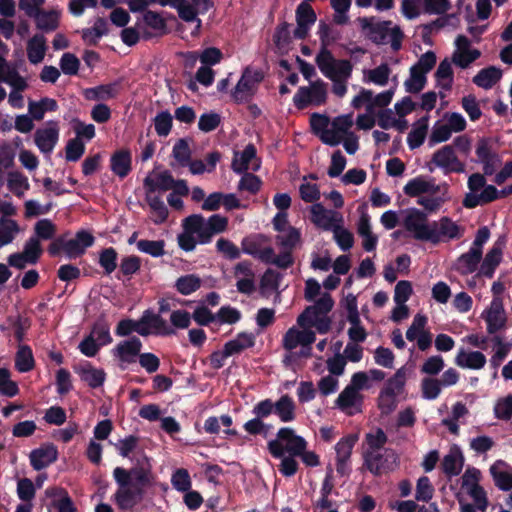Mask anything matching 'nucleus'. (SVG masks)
<instances>
[{
  "mask_svg": "<svg viewBox=\"0 0 512 512\" xmlns=\"http://www.w3.org/2000/svg\"><path fill=\"white\" fill-rule=\"evenodd\" d=\"M122 78H119L108 84H101L93 88H89L85 91V97L88 100H110L117 98L123 90Z\"/></svg>",
  "mask_w": 512,
  "mask_h": 512,
  "instance_id": "obj_23",
  "label": "nucleus"
},
{
  "mask_svg": "<svg viewBox=\"0 0 512 512\" xmlns=\"http://www.w3.org/2000/svg\"><path fill=\"white\" fill-rule=\"evenodd\" d=\"M391 69L388 64H381L373 69L362 70V81L366 84H374L380 87L389 82Z\"/></svg>",
  "mask_w": 512,
  "mask_h": 512,
  "instance_id": "obj_34",
  "label": "nucleus"
},
{
  "mask_svg": "<svg viewBox=\"0 0 512 512\" xmlns=\"http://www.w3.org/2000/svg\"><path fill=\"white\" fill-rule=\"evenodd\" d=\"M409 197H417V203L429 212H436L450 200L447 184H436L434 179L419 175L410 179L403 187Z\"/></svg>",
  "mask_w": 512,
  "mask_h": 512,
  "instance_id": "obj_2",
  "label": "nucleus"
},
{
  "mask_svg": "<svg viewBox=\"0 0 512 512\" xmlns=\"http://www.w3.org/2000/svg\"><path fill=\"white\" fill-rule=\"evenodd\" d=\"M267 239L261 234L247 236L241 241L242 252L256 258Z\"/></svg>",
  "mask_w": 512,
  "mask_h": 512,
  "instance_id": "obj_59",
  "label": "nucleus"
},
{
  "mask_svg": "<svg viewBox=\"0 0 512 512\" xmlns=\"http://www.w3.org/2000/svg\"><path fill=\"white\" fill-rule=\"evenodd\" d=\"M59 138V129L56 123L52 126L37 129L34 134L35 144L43 153H51Z\"/></svg>",
  "mask_w": 512,
  "mask_h": 512,
  "instance_id": "obj_29",
  "label": "nucleus"
},
{
  "mask_svg": "<svg viewBox=\"0 0 512 512\" xmlns=\"http://www.w3.org/2000/svg\"><path fill=\"white\" fill-rule=\"evenodd\" d=\"M257 150L254 144L246 145L244 150L239 153L235 152L231 167L237 174H242L249 169V163L256 158Z\"/></svg>",
  "mask_w": 512,
  "mask_h": 512,
  "instance_id": "obj_38",
  "label": "nucleus"
},
{
  "mask_svg": "<svg viewBox=\"0 0 512 512\" xmlns=\"http://www.w3.org/2000/svg\"><path fill=\"white\" fill-rule=\"evenodd\" d=\"M315 63L320 72L333 82L332 92L343 97L347 92L346 80L352 71V64L346 59H336L332 53L316 55Z\"/></svg>",
  "mask_w": 512,
  "mask_h": 512,
  "instance_id": "obj_6",
  "label": "nucleus"
},
{
  "mask_svg": "<svg viewBox=\"0 0 512 512\" xmlns=\"http://www.w3.org/2000/svg\"><path fill=\"white\" fill-rule=\"evenodd\" d=\"M318 35L320 38L321 48L317 55H320L322 52L332 53L328 47L339 39V33L329 24L321 20L318 26Z\"/></svg>",
  "mask_w": 512,
  "mask_h": 512,
  "instance_id": "obj_50",
  "label": "nucleus"
},
{
  "mask_svg": "<svg viewBox=\"0 0 512 512\" xmlns=\"http://www.w3.org/2000/svg\"><path fill=\"white\" fill-rule=\"evenodd\" d=\"M21 253L28 259L30 265L37 264L43 253L39 239L34 236L30 237L25 242Z\"/></svg>",
  "mask_w": 512,
  "mask_h": 512,
  "instance_id": "obj_62",
  "label": "nucleus"
},
{
  "mask_svg": "<svg viewBox=\"0 0 512 512\" xmlns=\"http://www.w3.org/2000/svg\"><path fill=\"white\" fill-rule=\"evenodd\" d=\"M502 249L499 245H495L486 255L481 264L480 272L488 277H492L495 268L501 261Z\"/></svg>",
  "mask_w": 512,
  "mask_h": 512,
  "instance_id": "obj_57",
  "label": "nucleus"
},
{
  "mask_svg": "<svg viewBox=\"0 0 512 512\" xmlns=\"http://www.w3.org/2000/svg\"><path fill=\"white\" fill-rule=\"evenodd\" d=\"M464 464V457L458 448H452L444 457L442 466L444 472L449 476L458 475Z\"/></svg>",
  "mask_w": 512,
  "mask_h": 512,
  "instance_id": "obj_45",
  "label": "nucleus"
},
{
  "mask_svg": "<svg viewBox=\"0 0 512 512\" xmlns=\"http://www.w3.org/2000/svg\"><path fill=\"white\" fill-rule=\"evenodd\" d=\"M132 332L146 337L151 334L156 336H171L175 334L167 321L156 315L151 309L143 312L139 320L123 319L116 326L115 334L119 337L129 336Z\"/></svg>",
  "mask_w": 512,
  "mask_h": 512,
  "instance_id": "obj_3",
  "label": "nucleus"
},
{
  "mask_svg": "<svg viewBox=\"0 0 512 512\" xmlns=\"http://www.w3.org/2000/svg\"><path fill=\"white\" fill-rule=\"evenodd\" d=\"M491 341L493 343V355L490 358V364L494 369H497L509 354L512 343L505 341L500 335H494Z\"/></svg>",
  "mask_w": 512,
  "mask_h": 512,
  "instance_id": "obj_43",
  "label": "nucleus"
},
{
  "mask_svg": "<svg viewBox=\"0 0 512 512\" xmlns=\"http://www.w3.org/2000/svg\"><path fill=\"white\" fill-rule=\"evenodd\" d=\"M146 201L155 215L154 223L161 224L165 222L169 212L161 197L156 195L155 192L146 190Z\"/></svg>",
  "mask_w": 512,
  "mask_h": 512,
  "instance_id": "obj_48",
  "label": "nucleus"
},
{
  "mask_svg": "<svg viewBox=\"0 0 512 512\" xmlns=\"http://www.w3.org/2000/svg\"><path fill=\"white\" fill-rule=\"evenodd\" d=\"M178 7L181 6L184 9H188L190 14L187 18H181L185 22H198V27L201 25V20L197 18L198 14L207 13L210 8L213 7L212 0H178Z\"/></svg>",
  "mask_w": 512,
  "mask_h": 512,
  "instance_id": "obj_32",
  "label": "nucleus"
},
{
  "mask_svg": "<svg viewBox=\"0 0 512 512\" xmlns=\"http://www.w3.org/2000/svg\"><path fill=\"white\" fill-rule=\"evenodd\" d=\"M360 218L357 226V232L362 239V247L365 251H373L378 243V237L372 232L370 218L366 213V205L358 208Z\"/></svg>",
  "mask_w": 512,
  "mask_h": 512,
  "instance_id": "obj_21",
  "label": "nucleus"
},
{
  "mask_svg": "<svg viewBox=\"0 0 512 512\" xmlns=\"http://www.w3.org/2000/svg\"><path fill=\"white\" fill-rule=\"evenodd\" d=\"M94 236L86 231L80 230L75 238L67 240L65 238V254L69 259L77 258L85 253L86 248L94 244Z\"/></svg>",
  "mask_w": 512,
  "mask_h": 512,
  "instance_id": "obj_20",
  "label": "nucleus"
},
{
  "mask_svg": "<svg viewBox=\"0 0 512 512\" xmlns=\"http://www.w3.org/2000/svg\"><path fill=\"white\" fill-rule=\"evenodd\" d=\"M482 257V251H476L472 248L460 256L456 262V269L461 274H469L476 270L480 259Z\"/></svg>",
  "mask_w": 512,
  "mask_h": 512,
  "instance_id": "obj_46",
  "label": "nucleus"
},
{
  "mask_svg": "<svg viewBox=\"0 0 512 512\" xmlns=\"http://www.w3.org/2000/svg\"><path fill=\"white\" fill-rule=\"evenodd\" d=\"M7 186L16 196L21 197L29 189L28 178L21 172L14 171L8 174Z\"/></svg>",
  "mask_w": 512,
  "mask_h": 512,
  "instance_id": "obj_60",
  "label": "nucleus"
},
{
  "mask_svg": "<svg viewBox=\"0 0 512 512\" xmlns=\"http://www.w3.org/2000/svg\"><path fill=\"white\" fill-rule=\"evenodd\" d=\"M481 318L485 321L486 329L489 334H496L504 330L506 328L507 315L502 299L500 297H494L481 313Z\"/></svg>",
  "mask_w": 512,
  "mask_h": 512,
  "instance_id": "obj_15",
  "label": "nucleus"
},
{
  "mask_svg": "<svg viewBox=\"0 0 512 512\" xmlns=\"http://www.w3.org/2000/svg\"><path fill=\"white\" fill-rule=\"evenodd\" d=\"M113 477L118 485L114 494L115 503L121 510L132 509L142 500L145 488L152 485V466L148 457L142 455L129 470L116 467Z\"/></svg>",
  "mask_w": 512,
  "mask_h": 512,
  "instance_id": "obj_1",
  "label": "nucleus"
},
{
  "mask_svg": "<svg viewBox=\"0 0 512 512\" xmlns=\"http://www.w3.org/2000/svg\"><path fill=\"white\" fill-rule=\"evenodd\" d=\"M145 190L156 192L157 190L168 191L173 188L174 178L170 171L165 170L159 173L155 178L147 176L143 182Z\"/></svg>",
  "mask_w": 512,
  "mask_h": 512,
  "instance_id": "obj_41",
  "label": "nucleus"
},
{
  "mask_svg": "<svg viewBox=\"0 0 512 512\" xmlns=\"http://www.w3.org/2000/svg\"><path fill=\"white\" fill-rule=\"evenodd\" d=\"M401 225L416 240L426 241L430 222L427 215L417 208L401 210Z\"/></svg>",
  "mask_w": 512,
  "mask_h": 512,
  "instance_id": "obj_12",
  "label": "nucleus"
},
{
  "mask_svg": "<svg viewBox=\"0 0 512 512\" xmlns=\"http://www.w3.org/2000/svg\"><path fill=\"white\" fill-rule=\"evenodd\" d=\"M384 378V373L380 370H370L368 373L359 372L354 374V391L368 389L374 381H380Z\"/></svg>",
  "mask_w": 512,
  "mask_h": 512,
  "instance_id": "obj_55",
  "label": "nucleus"
},
{
  "mask_svg": "<svg viewBox=\"0 0 512 512\" xmlns=\"http://www.w3.org/2000/svg\"><path fill=\"white\" fill-rule=\"evenodd\" d=\"M352 113L334 117L330 121V132H334L343 140L345 151L352 155Z\"/></svg>",
  "mask_w": 512,
  "mask_h": 512,
  "instance_id": "obj_18",
  "label": "nucleus"
},
{
  "mask_svg": "<svg viewBox=\"0 0 512 512\" xmlns=\"http://www.w3.org/2000/svg\"><path fill=\"white\" fill-rule=\"evenodd\" d=\"M427 129V118H422L415 124V126L413 127V129L411 130L407 137V143L411 149L418 148L423 144L427 134Z\"/></svg>",
  "mask_w": 512,
  "mask_h": 512,
  "instance_id": "obj_54",
  "label": "nucleus"
},
{
  "mask_svg": "<svg viewBox=\"0 0 512 512\" xmlns=\"http://www.w3.org/2000/svg\"><path fill=\"white\" fill-rule=\"evenodd\" d=\"M110 169L121 179L127 177L132 170V155L130 150H116L110 158Z\"/></svg>",
  "mask_w": 512,
  "mask_h": 512,
  "instance_id": "obj_30",
  "label": "nucleus"
},
{
  "mask_svg": "<svg viewBox=\"0 0 512 512\" xmlns=\"http://www.w3.org/2000/svg\"><path fill=\"white\" fill-rule=\"evenodd\" d=\"M469 410L462 402H456L451 409V416L442 421L443 425L453 434L459 433V425L465 422Z\"/></svg>",
  "mask_w": 512,
  "mask_h": 512,
  "instance_id": "obj_39",
  "label": "nucleus"
},
{
  "mask_svg": "<svg viewBox=\"0 0 512 512\" xmlns=\"http://www.w3.org/2000/svg\"><path fill=\"white\" fill-rule=\"evenodd\" d=\"M315 340L316 336L312 330L304 328V330L300 331L295 327H291L283 336L282 346L285 350L291 352L298 345L312 344Z\"/></svg>",
  "mask_w": 512,
  "mask_h": 512,
  "instance_id": "obj_22",
  "label": "nucleus"
},
{
  "mask_svg": "<svg viewBox=\"0 0 512 512\" xmlns=\"http://www.w3.org/2000/svg\"><path fill=\"white\" fill-rule=\"evenodd\" d=\"M74 371L80 376L81 380L92 389L101 387L106 379L105 371L103 369L93 367L88 361H85L78 366H74Z\"/></svg>",
  "mask_w": 512,
  "mask_h": 512,
  "instance_id": "obj_24",
  "label": "nucleus"
},
{
  "mask_svg": "<svg viewBox=\"0 0 512 512\" xmlns=\"http://www.w3.org/2000/svg\"><path fill=\"white\" fill-rule=\"evenodd\" d=\"M46 39L43 34H35L27 42V56L32 64L40 63L46 53Z\"/></svg>",
  "mask_w": 512,
  "mask_h": 512,
  "instance_id": "obj_42",
  "label": "nucleus"
},
{
  "mask_svg": "<svg viewBox=\"0 0 512 512\" xmlns=\"http://www.w3.org/2000/svg\"><path fill=\"white\" fill-rule=\"evenodd\" d=\"M137 249L140 252L146 253L152 257H161L165 254V241L164 240H146L141 239L137 243Z\"/></svg>",
  "mask_w": 512,
  "mask_h": 512,
  "instance_id": "obj_61",
  "label": "nucleus"
},
{
  "mask_svg": "<svg viewBox=\"0 0 512 512\" xmlns=\"http://www.w3.org/2000/svg\"><path fill=\"white\" fill-rule=\"evenodd\" d=\"M264 79L263 72L261 70H252L250 67H246L242 75L231 91V98L236 104H244L250 102L255 94L257 85Z\"/></svg>",
  "mask_w": 512,
  "mask_h": 512,
  "instance_id": "obj_11",
  "label": "nucleus"
},
{
  "mask_svg": "<svg viewBox=\"0 0 512 512\" xmlns=\"http://www.w3.org/2000/svg\"><path fill=\"white\" fill-rule=\"evenodd\" d=\"M118 253L115 248H103L99 252L98 263L105 275L112 274L117 268Z\"/></svg>",
  "mask_w": 512,
  "mask_h": 512,
  "instance_id": "obj_53",
  "label": "nucleus"
},
{
  "mask_svg": "<svg viewBox=\"0 0 512 512\" xmlns=\"http://www.w3.org/2000/svg\"><path fill=\"white\" fill-rule=\"evenodd\" d=\"M327 86L322 79H317L311 82L309 87H300L293 97L295 107L304 110L309 106L324 105L327 101Z\"/></svg>",
  "mask_w": 512,
  "mask_h": 512,
  "instance_id": "obj_10",
  "label": "nucleus"
},
{
  "mask_svg": "<svg viewBox=\"0 0 512 512\" xmlns=\"http://www.w3.org/2000/svg\"><path fill=\"white\" fill-rule=\"evenodd\" d=\"M336 472L341 477L350 474V457L352 455V434L343 437L335 446Z\"/></svg>",
  "mask_w": 512,
  "mask_h": 512,
  "instance_id": "obj_19",
  "label": "nucleus"
},
{
  "mask_svg": "<svg viewBox=\"0 0 512 512\" xmlns=\"http://www.w3.org/2000/svg\"><path fill=\"white\" fill-rule=\"evenodd\" d=\"M431 164L444 174L465 172V164L458 158L452 145H445L436 150L432 155Z\"/></svg>",
  "mask_w": 512,
  "mask_h": 512,
  "instance_id": "obj_14",
  "label": "nucleus"
},
{
  "mask_svg": "<svg viewBox=\"0 0 512 512\" xmlns=\"http://www.w3.org/2000/svg\"><path fill=\"white\" fill-rule=\"evenodd\" d=\"M19 232L18 223L6 217L0 218V248L13 242Z\"/></svg>",
  "mask_w": 512,
  "mask_h": 512,
  "instance_id": "obj_52",
  "label": "nucleus"
},
{
  "mask_svg": "<svg viewBox=\"0 0 512 512\" xmlns=\"http://www.w3.org/2000/svg\"><path fill=\"white\" fill-rule=\"evenodd\" d=\"M378 125L383 129L395 128L403 131L407 128L408 123L405 119L398 118L394 110L385 109L378 113Z\"/></svg>",
  "mask_w": 512,
  "mask_h": 512,
  "instance_id": "obj_47",
  "label": "nucleus"
},
{
  "mask_svg": "<svg viewBox=\"0 0 512 512\" xmlns=\"http://www.w3.org/2000/svg\"><path fill=\"white\" fill-rule=\"evenodd\" d=\"M426 81V74L412 66L410 68L409 77L404 82V86L407 92L418 93L425 87Z\"/></svg>",
  "mask_w": 512,
  "mask_h": 512,
  "instance_id": "obj_58",
  "label": "nucleus"
},
{
  "mask_svg": "<svg viewBox=\"0 0 512 512\" xmlns=\"http://www.w3.org/2000/svg\"><path fill=\"white\" fill-rule=\"evenodd\" d=\"M452 63L448 58L442 60L435 72L436 87L439 89L441 97H445L450 92L454 83V71Z\"/></svg>",
  "mask_w": 512,
  "mask_h": 512,
  "instance_id": "obj_25",
  "label": "nucleus"
},
{
  "mask_svg": "<svg viewBox=\"0 0 512 512\" xmlns=\"http://www.w3.org/2000/svg\"><path fill=\"white\" fill-rule=\"evenodd\" d=\"M107 21L103 17H98L92 28L84 29L82 32L83 40L90 46H96L99 38L108 34Z\"/></svg>",
  "mask_w": 512,
  "mask_h": 512,
  "instance_id": "obj_44",
  "label": "nucleus"
},
{
  "mask_svg": "<svg viewBox=\"0 0 512 512\" xmlns=\"http://www.w3.org/2000/svg\"><path fill=\"white\" fill-rule=\"evenodd\" d=\"M466 125V120L462 114L457 112L446 113L434 123L429 140L433 144L445 142L451 138L453 133L464 131Z\"/></svg>",
  "mask_w": 512,
  "mask_h": 512,
  "instance_id": "obj_9",
  "label": "nucleus"
},
{
  "mask_svg": "<svg viewBox=\"0 0 512 512\" xmlns=\"http://www.w3.org/2000/svg\"><path fill=\"white\" fill-rule=\"evenodd\" d=\"M395 95V88L374 94L371 90L361 88L354 97V109H365L359 114L356 124L359 129L369 130L376 122V110L388 106Z\"/></svg>",
  "mask_w": 512,
  "mask_h": 512,
  "instance_id": "obj_4",
  "label": "nucleus"
},
{
  "mask_svg": "<svg viewBox=\"0 0 512 512\" xmlns=\"http://www.w3.org/2000/svg\"><path fill=\"white\" fill-rule=\"evenodd\" d=\"M142 348L141 340L132 336L128 340L121 341L114 348V355L122 362L125 363H133L135 361V357L139 356Z\"/></svg>",
  "mask_w": 512,
  "mask_h": 512,
  "instance_id": "obj_28",
  "label": "nucleus"
},
{
  "mask_svg": "<svg viewBox=\"0 0 512 512\" xmlns=\"http://www.w3.org/2000/svg\"><path fill=\"white\" fill-rule=\"evenodd\" d=\"M480 56L481 52L471 46L470 40L463 35H459L455 40V49L449 60L457 67L467 69Z\"/></svg>",
  "mask_w": 512,
  "mask_h": 512,
  "instance_id": "obj_16",
  "label": "nucleus"
},
{
  "mask_svg": "<svg viewBox=\"0 0 512 512\" xmlns=\"http://www.w3.org/2000/svg\"><path fill=\"white\" fill-rule=\"evenodd\" d=\"M173 117L169 111H161L154 118V127L158 136L166 137L170 134Z\"/></svg>",
  "mask_w": 512,
  "mask_h": 512,
  "instance_id": "obj_63",
  "label": "nucleus"
},
{
  "mask_svg": "<svg viewBox=\"0 0 512 512\" xmlns=\"http://www.w3.org/2000/svg\"><path fill=\"white\" fill-rule=\"evenodd\" d=\"M142 19L147 27L155 31V33L147 30L143 31L142 38L144 40H150L154 36H163L168 33L166 20L161 16L160 13L147 10L143 14Z\"/></svg>",
  "mask_w": 512,
  "mask_h": 512,
  "instance_id": "obj_31",
  "label": "nucleus"
},
{
  "mask_svg": "<svg viewBox=\"0 0 512 512\" xmlns=\"http://www.w3.org/2000/svg\"><path fill=\"white\" fill-rule=\"evenodd\" d=\"M464 233V228L449 217H441L437 221L430 222L426 242L438 244L459 239Z\"/></svg>",
  "mask_w": 512,
  "mask_h": 512,
  "instance_id": "obj_13",
  "label": "nucleus"
},
{
  "mask_svg": "<svg viewBox=\"0 0 512 512\" xmlns=\"http://www.w3.org/2000/svg\"><path fill=\"white\" fill-rule=\"evenodd\" d=\"M274 413L279 419L284 422H292L296 418V405L292 397L288 394L282 395L276 402H274Z\"/></svg>",
  "mask_w": 512,
  "mask_h": 512,
  "instance_id": "obj_40",
  "label": "nucleus"
},
{
  "mask_svg": "<svg viewBox=\"0 0 512 512\" xmlns=\"http://www.w3.org/2000/svg\"><path fill=\"white\" fill-rule=\"evenodd\" d=\"M502 78V70L495 66L481 69L474 77L473 83L483 89H491Z\"/></svg>",
  "mask_w": 512,
  "mask_h": 512,
  "instance_id": "obj_37",
  "label": "nucleus"
},
{
  "mask_svg": "<svg viewBox=\"0 0 512 512\" xmlns=\"http://www.w3.org/2000/svg\"><path fill=\"white\" fill-rule=\"evenodd\" d=\"M334 306V301L330 294L324 293L318 300L311 306L305 308V310L298 316L297 324L305 328L307 324L312 323L311 319L317 316H324L329 313Z\"/></svg>",
  "mask_w": 512,
  "mask_h": 512,
  "instance_id": "obj_17",
  "label": "nucleus"
},
{
  "mask_svg": "<svg viewBox=\"0 0 512 512\" xmlns=\"http://www.w3.org/2000/svg\"><path fill=\"white\" fill-rule=\"evenodd\" d=\"M486 357L480 351H468L460 349L455 357V363L466 369L479 370L486 364Z\"/></svg>",
  "mask_w": 512,
  "mask_h": 512,
  "instance_id": "obj_33",
  "label": "nucleus"
},
{
  "mask_svg": "<svg viewBox=\"0 0 512 512\" xmlns=\"http://www.w3.org/2000/svg\"><path fill=\"white\" fill-rule=\"evenodd\" d=\"M35 20L36 28L44 33H50L58 29L60 13L55 10H41L36 16L32 17Z\"/></svg>",
  "mask_w": 512,
  "mask_h": 512,
  "instance_id": "obj_36",
  "label": "nucleus"
},
{
  "mask_svg": "<svg viewBox=\"0 0 512 512\" xmlns=\"http://www.w3.org/2000/svg\"><path fill=\"white\" fill-rule=\"evenodd\" d=\"M337 216V213L333 211H327L320 203L314 204L312 206V222L325 230H331L337 224Z\"/></svg>",
  "mask_w": 512,
  "mask_h": 512,
  "instance_id": "obj_35",
  "label": "nucleus"
},
{
  "mask_svg": "<svg viewBox=\"0 0 512 512\" xmlns=\"http://www.w3.org/2000/svg\"><path fill=\"white\" fill-rule=\"evenodd\" d=\"M494 415L499 420H512V395L501 397L495 402Z\"/></svg>",
  "mask_w": 512,
  "mask_h": 512,
  "instance_id": "obj_64",
  "label": "nucleus"
},
{
  "mask_svg": "<svg viewBox=\"0 0 512 512\" xmlns=\"http://www.w3.org/2000/svg\"><path fill=\"white\" fill-rule=\"evenodd\" d=\"M141 268V259L136 255L125 256L121 259L119 265V272L116 275L118 280L121 279V275L131 278L132 275L136 274Z\"/></svg>",
  "mask_w": 512,
  "mask_h": 512,
  "instance_id": "obj_56",
  "label": "nucleus"
},
{
  "mask_svg": "<svg viewBox=\"0 0 512 512\" xmlns=\"http://www.w3.org/2000/svg\"><path fill=\"white\" fill-rule=\"evenodd\" d=\"M58 451L52 444L34 449L30 453V464L34 470L40 471L57 460Z\"/></svg>",
  "mask_w": 512,
  "mask_h": 512,
  "instance_id": "obj_26",
  "label": "nucleus"
},
{
  "mask_svg": "<svg viewBox=\"0 0 512 512\" xmlns=\"http://www.w3.org/2000/svg\"><path fill=\"white\" fill-rule=\"evenodd\" d=\"M35 366L32 349L28 345H22L19 347L15 356V367L21 372H29Z\"/></svg>",
  "mask_w": 512,
  "mask_h": 512,
  "instance_id": "obj_51",
  "label": "nucleus"
},
{
  "mask_svg": "<svg viewBox=\"0 0 512 512\" xmlns=\"http://www.w3.org/2000/svg\"><path fill=\"white\" fill-rule=\"evenodd\" d=\"M467 186L469 192L463 199V205L466 208H474L501 198L499 190L487 184L485 177L480 173L470 175Z\"/></svg>",
  "mask_w": 512,
  "mask_h": 512,
  "instance_id": "obj_8",
  "label": "nucleus"
},
{
  "mask_svg": "<svg viewBox=\"0 0 512 512\" xmlns=\"http://www.w3.org/2000/svg\"><path fill=\"white\" fill-rule=\"evenodd\" d=\"M495 485L502 491L512 489V467L503 460L495 461L490 467Z\"/></svg>",
  "mask_w": 512,
  "mask_h": 512,
  "instance_id": "obj_27",
  "label": "nucleus"
},
{
  "mask_svg": "<svg viewBox=\"0 0 512 512\" xmlns=\"http://www.w3.org/2000/svg\"><path fill=\"white\" fill-rule=\"evenodd\" d=\"M360 35L375 44L390 43L393 50L401 48L403 32L391 21H380L375 17L358 18Z\"/></svg>",
  "mask_w": 512,
  "mask_h": 512,
  "instance_id": "obj_5",
  "label": "nucleus"
},
{
  "mask_svg": "<svg viewBox=\"0 0 512 512\" xmlns=\"http://www.w3.org/2000/svg\"><path fill=\"white\" fill-rule=\"evenodd\" d=\"M202 285L201 278L196 274L180 276L175 282V289L184 296L196 292Z\"/></svg>",
  "mask_w": 512,
  "mask_h": 512,
  "instance_id": "obj_49",
  "label": "nucleus"
},
{
  "mask_svg": "<svg viewBox=\"0 0 512 512\" xmlns=\"http://www.w3.org/2000/svg\"><path fill=\"white\" fill-rule=\"evenodd\" d=\"M267 448L273 458H281L286 453L298 456L307 448V441L292 428L282 427L277 432V438L268 442Z\"/></svg>",
  "mask_w": 512,
  "mask_h": 512,
  "instance_id": "obj_7",
  "label": "nucleus"
}]
</instances>
